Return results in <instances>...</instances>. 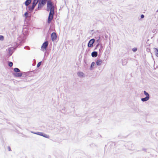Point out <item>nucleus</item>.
I'll return each mask as SVG.
<instances>
[{"instance_id":"obj_1","label":"nucleus","mask_w":158,"mask_h":158,"mask_svg":"<svg viewBox=\"0 0 158 158\" xmlns=\"http://www.w3.org/2000/svg\"><path fill=\"white\" fill-rule=\"evenodd\" d=\"M47 10L50 11L48 20V23H50L53 18L54 9L52 2L49 1L47 2Z\"/></svg>"},{"instance_id":"obj_2","label":"nucleus","mask_w":158,"mask_h":158,"mask_svg":"<svg viewBox=\"0 0 158 158\" xmlns=\"http://www.w3.org/2000/svg\"><path fill=\"white\" fill-rule=\"evenodd\" d=\"M38 2L39 0H34L32 3V6H28L29 10L30 11H32Z\"/></svg>"},{"instance_id":"obj_3","label":"nucleus","mask_w":158,"mask_h":158,"mask_svg":"<svg viewBox=\"0 0 158 158\" xmlns=\"http://www.w3.org/2000/svg\"><path fill=\"white\" fill-rule=\"evenodd\" d=\"M143 92L145 95L146 96V97L142 98L141 100L142 102H144L148 101L149 99L150 96L149 94L145 91H144Z\"/></svg>"},{"instance_id":"obj_4","label":"nucleus","mask_w":158,"mask_h":158,"mask_svg":"<svg viewBox=\"0 0 158 158\" xmlns=\"http://www.w3.org/2000/svg\"><path fill=\"white\" fill-rule=\"evenodd\" d=\"M31 133L37 134L40 136H43L45 138H48L49 137V136L48 135H47V134L44 133L43 132H35L33 131H31Z\"/></svg>"},{"instance_id":"obj_5","label":"nucleus","mask_w":158,"mask_h":158,"mask_svg":"<svg viewBox=\"0 0 158 158\" xmlns=\"http://www.w3.org/2000/svg\"><path fill=\"white\" fill-rule=\"evenodd\" d=\"M95 42V40L94 39H92L90 40L88 44V47H93V44Z\"/></svg>"},{"instance_id":"obj_6","label":"nucleus","mask_w":158,"mask_h":158,"mask_svg":"<svg viewBox=\"0 0 158 158\" xmlns=\"http://www.w3.org/2000/svg\"><path fill=\"white\" fill-rule=\"evenodd\" d=\"M57 36L56 33L53 32L51 35V38L52 40L53 41L56 39Z\"/></svg>"},{"instance_id":"obj_7","label":"nucleus","mask_w":158,"mask_h":158,"mask_svg":"<svg viewBox=\"0 0 158 158\" xmlns=\"http://www.w3.org/2000/svg\"><path fill=\"white\" fill-rule=\"evenodd\" d=\"M48 45V42L47 41H46L44 42L42 44L41 46V48H44V49H46Z\"/></svg>"},{"instance_id":"obj_8","label":"nucleus","mask_w":158,"mask_h":158,"mask_svg":"<svg viewBox=\"0 0 158 158\" xmlns=\"http://www.w3.org/2000/svg\"><path fill=\"white\" fill-rule=\"evenodd\" d=\"M14 49L13 48H10L8 49V53L9 55V56H11L13 53V50Z\"/></svg>"},{"instance_id":"obj_9","label":"nucleus","mask_w":158,"mask_h":158,"mask_svg":"<svg viewBox=\"0 0 158 158\" xmlns=\"http://www.w3.org/2000/svg\"><path fill=\"white\" fill-rule=\"evenodd\" d=\"M102 63V61L100 59H98L96 61V64L98 66L100 65Z\"/></svg>"},{"instance_id":"obj_10","label":"nucleus","mask_w":158,"mask_h":158,"mask_svg":"<svg viewBox=\"0 0 158 158\" xmlns=\"http://www.w3.org/2000/svg\"><path fill=\"white\" fill-rule=\"evenodd\" d=\"M14 75L17 77H21L22 76L23 74L19 72L15 73Z\"/></svg>"},{"instance_id":"obj_11","label":"nucleus","mask_w":158,"mask_h":158,"mask_svg":"<svg viewBox=\"0 0 158 158\" xmlns=\"http://www.w3.org/2000/svg\"><path fill=\"white\" fill-rule=\"evenodd\" d=\"M91 55L93 57H96L98 56V53L95 51L93 52L92 53Z\"/></svg>"},{"instance_id":"obj_12","label":"nucleus","mask_w":158,"mask_h":158,"mask_svg":"<svg viewBox=\"0 0 158 158\" xmlns=\"http://www.w3.org/2000/svg\"><path fill=\"white\" fill-rule=\"evenodd\" d=\"M44 5V4H42L41 3L39 2L38 5V10L41 9Z\"/></svg>"},{"instance_id":"obj_13","label":"nucleus","mask_w":158,"mask_h":158,"mask_svg":"<svg viewBox=\"0 0 158 158\" xmlns=\"http://www.w3.org/2000/svg\"><path fill=\"white\" fill-rule=\"evenodd\" d=\"M77 74L79 77H83L84 75L83 73L81 72H78Z\"/></svg>"},{"instance_id":"obj_14","label":"nucleus","mask_w":158,"mask_h":158,"mask_svg":"<svg viewBox=\"0 0 158 158\" xmlns=\"http://www.w3.org/2000/svg\"><path fill=\"white\" fill-rule=\"evenodd\" d=\"M31 2V0H27L25 2V5L26 6H28L30 4Z\"/></svg>"},{"instance_id":"obj_15","label":"nucleus","mask_w":158,"mask_h":158,"mask_svg":"<svg viewBox=\"0 0 158 158\" xmlns=\"http://www.w3.org/2000/svg\"><path fill=\"white\" fill-rule=\"evenodd\" d=\"M47 2V0H40L39 2L41 3L42 4L44 5Z\"/></svg>"},{"instance_id":"obj_16","label":"nucleus","mask_w":158,"mask_h":158,"mask_svg":"<svg viewBox=\"0 0 158 158\" xmlns=\"http://www.w3.org/2000/svg\"><path fill=\"white\" fill-rule=\"evenodd\" d=\"M14 71L15 72L17 73L20 72V70L18 68H15L14 69Z\"/></svg>"},{"instance_id":"obj_17","label":"nucleus","mask_w":158,"mask_h":158,"mask_svg":"<svg viewBox=\"0 0 158 158\" xmlns=\"http://www.w3.org/2000/svg\"><path fill=\"white\" fill-rule=\"evenodd\" d=\"M154 49L155 50L156 55L158 57V49L154 48Z\"/></svg>"},{"instance_id":"obj_18","label":"nucleus","mask_w":158,"mask_h":158,"mask_svg":"<svg viewBox=\"0 0 158 158\" xmlns=\"http://www.w3.org/2000/svg\"><path fill=\"white\" fill-rule=\"evenodd\" d=\"M100 37H98V39L96 41L98 43L97 45V47H98L99 45V43H100Z\"/></svg>"},{"instance_id":"obj_19","label":"nucleus","mask_w":158,"mask_h":158,"mask_svg":"<svg viewBox=\"0 0 158 158\" xmlns=\"http://www.w3.org/2000/svg\"><path fill=\"white\" fill-rule=\"evenodd\" d=\"M28 12H26L25 14H24V15H25V17L26 18H27V17H28Z\"/></svg>"},{"instance_id":"obj_20","label":"nucleus","mask_w":158,"mask_h":158,"mask_svg":"<svg viewBox=\"0 0 158 158\" xmlns=\"http://www.w3.org/2000/svg\"><path fill=\"white\" fill-rule=\"evenodd\" d=\"M4 40V36L0 35V40L2 41Z\"/></svg>"},{"instance_id":"obj_21","label":"nucleus","mask_w":158,"mask_h":158,"mask_svg":"<svg viewBox=\"0 0 158 158\" xmlns=\"http://www.w3.org/2000/svg\"><path fill=\"white\" fill-rule=\"evenodd\" d=\"M8 65L10 67H11L13 65V63L11 62H9L8 63Z\"/></svg>"},{"instance_id":"obj_22","label":"nucleus","mask_w":158,"mask_h":158,"mask_svg":"<svg viewBox=\"0 0 158 158\" xmlns=\"http://www.w3.org/2000/svg\"><path fill=\"white\" fill-rule=\"evenodd\" d=\"M95 64V63L94 62H93L92 63L91 65V66H90L91 68H92L93 67H94V66Z\"/></svg>"},{"instance_id":"obj_23","label":"nucleus","mask_w":158,"mask_h":158,"mask_svg":"<svg viewBox=\"0 0 158 158\" xmlns=\"http://www.w3.org/2000/svg\"><path fill=\"white\" fill-rule=\"evenodd\" d=\"M41 61H40V62H39L37 64V68H38L40 66V65H41Z\"/></svg>"},{"instance_id":"obj_24","label":"nucleus","mask_w":158,"mask_h":158,"mask_svg":"<svg viewBox=\"0 0 158 158\" xmlns=\"http://www.w3.org/2000/svg\"><path fill=\"white\" fill-rule=\"evenodd\" d=\"M137 50V48H133L132 49V50L134 52H136Z\"/></svg>"},{"instance_id":"obj_25","label":"nucleus","mask_w":158,"mask_h":158,"mask_svg":"<svg viewBox=\"0 0 158 158\" xmlns=\"http://www.w3.org/2000/svg\"><path fill=\"white\" fill-rule=\"evenodd\" d=\"M144 15H141V18L142 19L144 18Z\"/></svg>"},{"instance_id":"obj_26","label":"nucleus","mask_w":158,"mask_h":158,"mask_svg":"<svg viewBox=\"0 0 158 158\" xmlns=\"http://www.w3.org/2000/svg\"><path fill=\"white\" fill-rule=\"evenodd\" d=\"M24 48H27L28 49H29V47L28 46H26L24 47Z\"/></svg>"},{"instance_id":"obj_27","label":"nucleus","mask_w":158,"mask_h":158,"mask_svg":"<svg viewBox=\"0 0 158 158\" xmlns=\"http://www.w3.org/2000/svg\"><path fill=\"white\" fill-rule=\"evenodd\" d=\"M8 148L9 151H11V149H10V147H8Z\"/></svg>"},{"instance_id":"obj_28","label":"nucleus","mask_w":158,"mask_h":158,"mask_svg":"<svg viewBox=\"0 0 158 158\" xmlns=\"http://www.w3.org/2000/svg\"><path fill=\"white\" fill-rule=\"evenodd\" d=\"M156 12H158V10H157L156 11Z\"/></svg>"},{"instance_id":"obj_29","label":"nucleus","mask_w":158,"mask_h":158,"mask_svg":"<svg viewBox=\"0 0 158 158\" xmlns=\"http://www.w3.org/2000/svg\"><path fill=\"white\" fill-rule=\"evenodd\" d=\"M123 64H124V63H123Z\"/></svg>"}]
</instances>
